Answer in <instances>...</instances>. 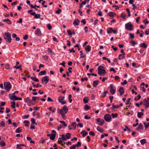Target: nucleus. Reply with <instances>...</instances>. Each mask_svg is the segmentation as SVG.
<instances>
[{
    "mask_svg": "<svg viewBox=\"0 0 149 149\" xmlns=\"http://www.w3.org/2000/svg\"><path fill=\"white\" fill-rule=\"evenodd\" d=\"M58 113H60L61 115L65 114L66 113L68 110V109L66 105H64L63 106L62 109H58Z\"/></svg>",
    "mask_w": 149,
    "mask_h": 149,
    "instance_id": "nucleus-1",
    "label": "nucleus"
},
{
    "mask_svg": "<svg viewBox=\"0 0 149 149\" xmlns=\"http://www.w3.org/2000/svg\"><path fill=\"white\" fill-rule=\"evenodd\" d=\"M3 36L6 41L9 43L11 42V34L8 32H6L3 34Z\"/></svg>",
    "mask_w": 149,
    "mask_h": 149,
    "instance_id": "nucleus-2",
    "label": "nucleus"
},
{
    "mask_svg": "<svg viewBox=\"0 0 149 149\" xmlns=\"http://www.w3.org/2000/svg\"><path fill=\"white\" fill-rule=\"evenodd\" d=\"M104 68V67L102 66H99L98 68V73L101 76H104L107 73Z\"/></svg>",
    "mask_w": 149,
    "mask_h": 149,
    "instance_id": "nucleus-3",
    "label": "nucleus"
},
{
    "mask_svg": "<svg viewBox=\"0 0 149 149\" xmlns=\"http://www.w3.org/2000/svg\"><path fill=\"white\" fill-rule=\"evenodd\" d=\"M4 88L7 91H9L11 88V86L9 82H5L4 83Z\"/></svg>",
    "mask_w": 149,
    "mask_h": 149,
    "instance_id": "nucleus-4",
    "label": "nucleus"
},
{
    "mask_svg": "<svg viewBox=\"0 0 149 149\" xmlns=\"http://www.w3.org/2000/svg\"><path fill=\"white\" fill-rule=\"evenodd\" d=\"M125 27L127 30L131 31L133 29V25L131 23L129 22L125 24Z\"/></svg>",
    "mask_w": 149,
    "mask_h": 149,
    "instance_id": "nucleus-5",
    "label": "nucleus"
},
{
    "mask_svg": "<svg viewBox=\"0 0 149 149\" xmlns=\"http://www.w3.org/2000/svg\"><path fill=\"white\" fill-rule=\"evenodd\" d=\"M110 92L112 94H114L116 91V88L112 84H111L110 85Z\"/></svg>",
    "mask_w": 149,
    "mask_h": 149,
    "instance_id": "nucleus-6",
    "label": "nucleus"
},
{
    "mask_svg": "<svg viewBox=\"0 0 149 149\" xmlns=\"http://www.w3.org/2000/svg\"><path fill=\"white\" fill-rule=\"evenodd\" d=\"M104 118L106 121L109 122L111 119V116L110 115L106 114L104 115Z\"/></svg>",
    "mask_w": 149,
    "mask_h": 149,
    "instance_id": "nucleus-7",
    "label": "nucleus"
},
{
    "mask_svg": "<svg viewBox=\"0 0 149 149\" xmlns=\"http://www.w3.org/2000/svg\"><path fill=\"white\" fill-rule=\"evenodd\" d=\"M49 80V79L48 76H45L42 77V83L45 84H46Z\"/></svg>",
    "mask_w": 149,
    "mask_h": 149,
    "instance_id": "nucleus-8",
    "label": "nucleus"
},
{
    "mask_svg": "<svg viewBox=\"0 0 149 149\" xmlns=\"http://www.w3.org/2000/svg\"><path fill=\"white\" fill-rule=\"evenodd\" d=\"M96 121L98 123V124L101 126L102 125L104 122V121L103 119H100V118L97 119Z\"/></svg>",
    "mask_w": 149,
    "mask_h": 149,
    "instance_id": "nucleus-9",
    "label": "nucleus"
},
{
    "mask_svg": "<svg viewBox=\"0 0 149 149\" xmlns=\"http://www.w3.org/2000/svg\"><path fill=\"white\" fill-rule=\"evenodd\" d=\"M64 97H59L58 98V100L59 102H60L62 104H64L66 103V102L65 101H63L64 100Z\"/></svg>",
    "mask_w": 149,
    "mask_h": 149,
    "instance_id": "nucleus-10",
    "label": "nucleus"
},
{
    "mask_svg": "<svg viewBox=\"0 0 149 149\" xmlns=\"http://www.w3.org/2000/svg\"><path fill=\"white\" fill-rule=\"evenodd\" d=\"M144 103L143 104V105L145 106L146 108H148L149 107V101L147 99H144Z\"/></svg>",
    "mask_w": 149,
    "mask_h": 149,
    "instance_id": "nucleus-11",
    "label": "nucleus"
},
{
    "mask_svg": "<svg viewBox=\"0 0 149 149\" xmlns=\"http://www.w3.org/2000/svg\"><path fill=\"white\" fill-rule=\"evenodd\" d=\"M58 143L59 144H61L62 146H64L65 144V143L64 141L61 138H59L58 141Z\"/></svg>",
    "mask_w": 149,
    "mask_h": 149,
    "instance_id": "nucleus-12",
    "label": "nucleus"
},
{
    "mask_svg": "<svg viewBox=\"0 0 149 149\" xmlns=\"http://www.w3.org/2000/svg\"><path fill=\"white\" fill-rule=\"evenodd\" d=\"M35 34L38 36H40L41 35V33L40 29L37 28L35 31Z\"/></svg>",
    "mask_w": 149,
    "mask_h": 149,
    "instance_id": "nucleus-13",
    "label": "nucleus"
},
{
    "mask_svg": "<svg viewBox=\"0 0 149 149\" xmlns=\"http://www.w3.org/2000/svg\"><path fill=\"white\" fill-rule=\"evenodd\" d=\"M80 23V21L78 19H75L73 22V24L74 25H78Z\"/></svg>",
    "mask_w": 149,
    "mask_h": 149,
    "instance_id": "nucleus-14",
    "label": "nucleus"
},
{
    "mask_svg": "<svg viewBox=\"0 0 149 149\" xmlns=\"http://www.w3.org/2000/svg\"><path fill=\"white\" fill-rule=\"evenodd\" d=\"M89 100V98L88 97H85L83 98V101L85 104L87 103Z\"/></svg>",
    "mask_w": 149,
    "mask_h": 149,
    "instance_id": "nucleus-15",
    "label": "nucleus"
},
{
    "mask_svg": "<svg viewBox=\"0 0 149 149\" xmlns=\"http://www.w3.org/2000/svg\"><path fill=\"white\" fill-rule=\"evenodd\" d=\"M3 22H6L8 24H12L11 21L8 19H5L3 20Z\"/></svg>",
    "mask_w": 149,
    "mask_h": 149,
    "instance_id": "nucleus-16",
    "label": "nucleus"
},
{
    "mask_svg": "<svg viewBox=\"0 0 149 149\" xmlns=\"http://www.w3.org/2000/svg\"><path fill=\"white\" fill-rule=\"evenodd\" d=\"M119 92L120 93V95H122L124 94V91L123 87H120V88Z\"/></svg>",
    "mask_w": 149,
    "mask_h": 149,
    "instance_id": "nucleus-17",
    "label": "nucleus"
},
{
    "mask_svg": "<svg viewBox=\"0 0 149 149\" xmlns=\"http://www.w3.org/2000/svg\"><path fill=\"white\" fill-rule=\"evenodd\" d=\"M140 46L141 47H143L144 48H146L148 47V45L145 43L143 42L141 43L140 44Z\"/></svg>",
    "mask_w": 149,
    "mask_h": 149,
    "instance_id": "nucleus-18",
    "label": "nucleus"
},
{
    "mask_svg": "<svg viewBox=\"0 0 149 149\" xmlns=\"http://www.w3.org/2000/svg\"><path fill=\"white\" fill-rule=\"evenodd\" d=\"M99 81L98 80H95L93 81V85L94 87H95L97 85H98Z\"/></svg>",
    "mask_w": 149,
    "mask_h": 149,
    "instance_id": "nucleus-19",
    "label": "nucleus"
},
{
    "mask_svg": "<svg viewBox=\"0 0 149 149\" xmlns=\"http://www.w3.org/2000/svg\"><path fill=\"white\" fill-rule=\"evenodd\" d=\"M140 142L141 143V144L142 145L147 143L146 139H145L141 140Z\"/></svg>",
    "mask_w": 149,
    "mask_h": 149,
    "instance_id": "nucleus-20",
    "label": "nucleus"
},
{
    "mask_svg": "<svg viewBox=\"0 0 149 149\" xmlns=\"http://www.w3.org/2000/svg\"><path fill=\"white\" fill-rule=\"evenodd\" d=\"M80 133L81 134H82V136L83 137H84L88 134V133L85 130H84L82 131Z\"/></svg>",
    "mask_w": 149,
    "mask_h": 149,
    "instance_id": "nucleus-21",
    "label": "nucleus"
},
{
    "mask_svg": "<svg viewBox=\"0 0 149 149\" xmlns=\"http://www.w3.org/2000/svg\"><path fill=\"white\" fill-rule=\"evenodd\" d=\"M108 15L109 16L113 17L116 15V13L113 12H111L108 13Z\"/></svg>",
    "mask_w": 149,
    "mask_h": 149,
    "instance_id": "nucleus-22",
    "label": "nucleus"
},
{
    "mask_svg": "<svg viewBox=\"0 0 149 149\" xmlns=\"http://www.w3.org/2000/svg\"><path fill=\"white\" fill-rule=\"evenodd\" d=\"M24 101L26 103H29V102H31L32 103V101L29 98V97H27L26 98H25L24 99Z\"/></svg>",
    "mask_w": 149,
    "mask_h": 149,
    "instance_id": "nucleus-23",
    "label": "nucleus"
},
{
    "mask_svg": "<svg viewBox=\"0 0 149 149\" xmlns=\"http://www.w3.org/2000/svg\"><path fill=\"white\" fill-rule=\"evenodd\" d=\"M55 137H56L55 134H51V135L50 137V139L51 140H53L54 139Z\"/></svg>",
    "mask_w": 149,
    "mask_h": 149,
    "instance_id": "nucleus-24",
    "label": "nucleus"
},
{
    "mask_svg": "<svg viewBox=\"0 0 149 149\" xmlns=\"http://www.w3.org/2000/svg\"><path fill=\"white\" fill-rule=\"evenodd\" d=\"M10 99L13 100H17V97L15 95H12L10 98Z\"/></svg>",
    "mask_w": 149,
    "mask_h": 149,
    "instance_id": "nucleus-25",
    "label": "nucleus"
},
{
    "mask_svg": "<svg viewBox=\"0 0 149 149\" xmlns=\"http://www.w3.org/2000/svg\"><path fill=\"white\" fill-rule=\"evenodd\" d=\"M97 130L98 131H99L101 133H102L104 132V129L101 128L99 127H97Z\"/></svg>",
    "mask_w": 149,
    "mask_h": 149,
    "instance_id": "nucleus-26",
    "label": "nucleus"
},
{
    "mask_svg": "<svg viewBox=\"0 0 149 149\" xmlns=\"http://www.w3.org/2000/svg\"><path fill=\"white\" fill-rule=\"evenodd\" d=\"M46 74V70L42 71L40 72L39 73V75H45Z\"/></svg>",
    "mask_w": 149,
    "mask_h": 149,
    "instance_id": "nucleus-27",
    "label": "nucleus"
},
{
    "mask_svg": "<svg viewBox=\"0 0 149 149\" xmlns=\"http://www.w3.org/2000/svg\"><path fill=\"white\" fill-rule=\"evenodd\" d=\"M143 115V113L138 112L137 113V116L139 118H141L142 116Z\"/></svg>",
    "mask_w": 149,
    "mask_h": 149,
    "instance_id": "nucleus-28",
    "label": "nucleus"
},
{
    "mask_svg": "<svg viewBox=\"0 0 149 149\" xmlns=\"http://www.w3.org/2000/svg\"><path fill=\"white\" fill-rule=\"evenodd\" d=\"M91 46L89 45H87L86 46V50L88 52H89L91 50Z\"/></svg>",
    "mask_w": 149,
    "mask_h": 149,
    "instance_id": "nucleus-29",
    "label": "nucleus"
},
{
    "mask_svg": "<svg viewBox=\"0 0 149 149\" xmlns=\"http://www.w3.org/2000/svg\"><path fill=\"white\" fill-rule=\"evenodd\" d=\"M143 128V125L141 123H140L138 127L137 128V130H139L142 129Z\"/></svg>",
    "mask_w": 149,
    "mask_h": 149,
    "instance_id": "nucleus-30",
    "label": "nucleus"
},
{
    "mask_svg": "<svg viewBox=\"0 0 149 149\" xmlns=\"http://www.w3.org/2000/svg\"><path fill=\"white\" fill-rule=\"evenodd\" d=\"M31 79L36 82H38L39 81L38 79L36 77H31Z\"/></svg>",
    "mask_w": 149,
    "mask_h": 149,
    "instance_id": "nucleus-31",
    "label": "nucleus"
},
{
    "mask_svg": "<svg viewBox=\"0 0 149 149\" xmlns=\"http://www.w3.org/2000/svg\"><path fill=\"white\" fill-rule=\"evenodd\" d=\"M11 103L12 104L10 105L11 107L13 108L14 109L15 108V101H13V102H11Z\"/></svg>",
    "mask_w": 149,
    "mask_h": 149,
    "instance_id": "nucleus-32",
    "label": "nucleus"
},
{
    "mask_svg": "<svg viewBox=\"0 0 149 149\" xmlns=\"http://www.w3.org/2000/svg\"><path fill=\"white\" fill-rule=\"evenodd\" d=\"M71 134L69 133H66V137L67 139H69L71 138Z\"/></svg>",
    "mask_w": 149,
    "mask_h": 149,
    "instance_id": "nucleus-33",
    "label": "nucleus"
},
{
    "mask_svg": "<svg viewBox=\"0 0 149 149\" xmlns=\"http://www.w3.org/2000/svg\"><path fill=\"white\" fill-rule=\"evenodd\" d=\"M40 99L39 97H36L35 96H33L32 97V100L34 101H36V100H39Z\"/></svg>",
    "mask_w": 149,
    "mask_h": 149,
    "instance_id": "nucleus-34",
    "label": "nucleus"
},
{
    "mask_svg": "<svg viewBox=\"0 0 149 149\" xmlns=\"http://www.w3.org/2000/svg\"><path fill=\"white\" fill-rule=\"evenodd\" d=\"M29 123V122L28 120H24V123H25V126L26 127H28L29 126L28 123Z\"/></svg>",
    "mask_w": 149,
    "mask_h": 149,
    "instance_id": "nucleus-35",
    "label": "nucleus"
},
{
    "mask_svg": "<svg viewBox=\"0 0 149 149\" xmlns=\"http://www.w3.org/2000/svg\"><path fill=\"white\" fill-rule=\"evenodd\" d=\"M111 115L112 118H114L118 116V114L117 113H112Z\"/></svg>",
    "mask_w": 149,
    "mask_h": 149,
    "instance_id": "nucleus-36",
    "label": "nucleus"
},
{
    "mask_svg": "<svg viewBox=\"0 0 149 149\" xmlns=\"http://www.w3.org/2000/svg\"><path fill=\"white\" fill-rule=\"evenodd\" d=\"M90 107L87 104H86L85 105L84 109L85 110H88L90 109Z\"/></svg>",
    "mask_w": 149,
    "mask_h": 149,
    "instance_id": "nucleus-37",
    "label": "nucleus"
},
{
    "mask_svg": "<svg viewBox=\"0 0 149 149\" xmlns=\"http://www.w3.org/2000/svg\"><path fill=\"white\" fill-rule=\"evenodd\" d=\"M80 52L81 54L80 55L81 58H84L86 57V56L83 54L82 51H80Z\"/></svg>",
    "mask_w": 149,
    "mask_h": 149,
    "instance_id": "nucleus-38",
    "label": "nucleus"
},
{
    "mask_svg": "<svg viewBox=\"0 0 149 149\" xmlns=\"http://www.w3.org/2000/svg\"><path fill=\"white\" fill-rule=\"evenodd\" d=\"M126 16V15L124 13H122L120 15V17L123 19H125Z\"/></svg>",
    "mask_w": 149,
    "mask_h": 149,
    "instance_id": "nucleus-39",
    "label": "nucleus"
},
{
    "mask_svg": "<svg viewBox=\"0 0 149 149\" xmlns=\"http://www.w3.org/2000/svg\"><path fill=\"white\" fill-rule=\"evenodd\" d=\"M107 93V91H105L104 93H103L102 94V96L103 97H105Z\"/></svg>",
    "mask_w": 149,
    "mask_h": 149,
    "instance_id": "nucleus-40",
    "label": "nucleus"
},
{
    "mask_svg": "<svg viewBox=\"0 0 149 149\" xmlns=\"http://www.w3.org/2000/svg\"><path fill=\"white\" fill-rule=\"evenodd\" d=\"M0 144L3 146H4L6 145V143L3 140H1L0 143Z\"/></svg>",
    "mask_w": 149,
    "mask_h": 149,
    "instance_id": "nucleus-41",
    "label": "nucleus"
},
{
    "mask_svg": "<svg viewBox=\"0 0 149 149\" xmlns=\"http://www.w3.org/2000/svg\"><path fill=\"white\" fill-rule=\"evenodd\" d=\"M112 30L113 29L112 28H111L109 29L107 31V32L108 34L112 32Z\"/></svg>",
    "mask_w": 149,
    "mask_h": 149,
    "instance_id": "nucleus-42",
    "label": "nucleus"
},
{
    "mask_svg": "<svg viewBox=\"0 0 149 149\" xmlns=\"http://www.w3.org/2000/svg\"><path fill=\"white\" fill-rule=\"evenodd\" d=\"M130 43L132 44V45L133 46H134L136 44V43L134 40L131 41L130 42Z\"/></svg>",
    "mask_w": 149,
    "mask_h": 149,
    "instance_id": "nucleus-43",
    "label": "nucleus"
},
{
    "mask_svg": "<svg viewBox=\"0 0 149 149\" xmlns=\"http://www.w3.org/2000/svg\"><path fill=\"white\" fill-rule=\"evenodd\" d=\"M40 14H37L34 17V18L35 19H38L40 17Z\"/></svg>",
    "mask_w": 149,
    "mask_h": 149,
    "instance_id": "nucleus-44",
    "label": "nucleus"
},
{
    "mask_svg": "<svg viewBox=\"0 0 149 149\" xmlns=\"http://www.w3.org/2000/svg\"><path fill=\"white\" fill-rule=\"evenodd\" d=\"M64 141H66L67 139V138L65 137V135L64 134H62L61 135V138Z\"/></svg>",
    "mask_w": 149,
    "mask_h": 149,
    "instance_id": "nucleus-45",
    "label": "nucleus"
},
{
    "mask_svg": "<svg viewBox=\"0 0 149 149\" xmlns=\"http://www.w3.org/2000/svg\"><path fill=\"white\" fill-rule=\"evenodd\" d=\"M20 128H18L15 130L16 133H19L21 131V130L20 129Z\"/></svg>",
    "mask_w": 149,
    "mask_h": 149,
    "instance_id": "nucleus-46",
    "label": "nucleus"
},
{
    "mask_svg": "<svg viewBox=\"0 0 149 149\" xmlns=\"http://www.w3.org/2000/svg\"><path fill=\"white\" fill-rule=\"evenodd\" d=\"M112 104L113 105V107H112V108L113 109H116V108H118L119 107V106L118 105H114V104Z\"/></svg>",
    "mask_w": 149,
    "mask_h": 149,
    "instance_id": "nucleus-47",
    "label": "nucleus"
},
{
    "mask_svg": "<svg viewBox=\"0 0 149 149\" xmlns=\"http://www.w3.org/2000/svg\"><path fill=\"white\" fill-rule=\"evenodd\" d=\"M129 35L130 36V38L131 39H133L134 38V35L131 33L129 34Z\"/></svg>",
    "mask_w": 149,
    "mask_h": 149,
    "instance_id": "nucleus-48",
    "label": "nucleus"
},
{
    "mask_svg": "<svg viewBox=\"0 0 149 149\" xmlns=\"http://www.w3.org/2000/svg\"><path fill=\"white\" fill-rule=\"evenodd\" d=\"M143 124L144 125V127H145V129H148V126H149V125H148V123L146 124L145 123H143Z\"/></svg>",
    "mask_w": 149,
    "mask_h": 149,
    "instance_id": "nucleus-49",
    "label": "nucleus"
},
{
    "mask_svg": "<svg viewBox=\"0 0 149 149\" xmlns=\"http://www.w3.org/2000/svg\"><path fill=\"white\" fill-rule=\"evenodd\" d=\"M21 67H22V65H20L18 66H16V65H15V66L14 67L15 68H16L17 69H20V70H22V69L21 68Z\"/></svg>",
    "mask_w": 149,
    "mask_h": 149,
    "instance_id": "nucleus-50",
    "label": "nucleus"
},
{
    "mask_svg": "<svg viewBox=\"0 0 149 149\" xmlns=\"http://www.w3.org/2000/svg\"><path fill=\"white\" fill-rule=\"evenodd\" d=\"M67 32L69 36H71L72 34V33L71 32V31L70 30H67Z\"/></svg>",
    "mask_w": 149,
    "mask_h": 149,
    "instance_id": "nucleus-51",
    "label": "nucleus"
},
{
    "mask_svg": "<svg viewBox=\"0 0 149 149\" xmlns=\"http://www.w3.org/2000/svg\"><path fill=\"white\" fill-rule=\"evenodd\" d=\"M59 122L60 123L63 124L65 127H66L67 126V124L66 123L65 121H60Z\"/></svg>",
    "mask_w": 149,
    "mask_h": 149,
    "instance_id": "nucleus-52",
    "label": "nucleus"
},
{
    "mask_svg": "<svg viewBox=\"0 0 149 149\" xmlns=\"http://www.w3.org/2000/svg\"><path fill=\"white\" fill-rule=\"evenodd\" d=\"M61 11H62L61 9L58 8V9L56 11V13L57 14H59L61 12Z\"/></svg>",
    "mask_w": 149,
    "mask_h": 149,
    "instance_id": "nucleus-53",
    "label": "nucleus"
},
{
    "mask_svg": "<svg viewBox=\"0 0 149 149\" xmlns=\"http://www.w3.org/2000/svg\"><path fill=\"white\" fill-rule=\"evenodd\" d=\"M31 121L32 124H34L35 123V120L34 118H32Z\"/></svg>",
    "mask_w": 149,
    "mask_h": 149,
    "instance_id": "nucleus-54",
    "label": "nucleus"
},
{
    "mask_svg": "<svg viewBox=\"0 0 149 149\" xmlns=\"http://www.w3.org/2000/svg\"><path fill=\"white\" fill-rule=\"evenodd\" d=\"M32 85H33V86L35 87V88H38L39 87V84H38V85H35L34 84V82H32Z\"/></svg>",
    "mask_w": 149,
    "mask_h": 149,
    "instance_id": "nucleus-55",
    "label": "nucleus"
},
{
    "mask_svg": "<svg viewBox=\"0 0 149 149\" xmlns=\"http://www.w3.org/2000/svg\"><path fill=\"white\" fill-rule=\"evenodd\" d=\"M47 26L48 27L49 30H50L52 28V26L50 25V24H47Z\"/></svg>",
    "mask_w": 149,
    "mask_h": 149,
    "instance_id": "nucleus-56",
    "label": "nucleus"
},
{
    "mask_svg": "<svg viewBox=\"0 0 149 149\" xmlns=\"http://www.w3.org/2000/svg\"><path fill=\"white\" fill-rule=\"evenodd\" d=\"M77 147H79L81 146V143L80 142H78L77 144L75 145Z\"/></svg>",
    "mask_w": 149,
    "mask_h": 149,
    "instance_id": "nucleus-57",
    "label": "nucleus"
},
{
    "mask_svg": "<svg viewBox=\"0 0 149 149\" xmlns=\"http://www.w3.org/2000/svg\"><path fill=\"white\" fill-rule=\"evenodd\" d=\"M28 74L29 73L28 72H25V75L28 78H29L30 77V75L29 74Z\"/></svg>",
    "mask_w": 149,
    "mask_h": 149,
    "instance_id": "nucleus-58",
    "label": "nucleus"
},
{
    "mask_svg": "<svg viewBox=\"0 0 149 149\" xmlns=\"http://www.w3.org/2000/svg\"><path fill=\"white\" fill-rule=\"evenodd\" d=\"M90 135H92V136H94L95 135V134L93 132L91 131L90 132H89Z\"/></svg>",
    "mask_w": 149,
    "mask_h": 149,
    "instance_id": "nucleus-59",
    "label": "nucleus"
},
{
    "mask_svg": "<svg viewBox=\"0 0 149 149\" xmlns=\"http://www.w3.org/2000/svg\"><path fill=\"white\" fill-rule=\"evenodd\" d=\"M131 100V98H128L126 100L125 104L126 105H128L129 104V102L130 100Z\"/></svg>",
    "mask_w": 149,
    "mask_h": 149,
    "instance_id": "nucleus-60",
    "label": "nucleus"
},
{
    "mask_svg": "<svg viewBox=\"0 0 149 149\" xmlns=\"http://www.w3.org/2000/svg\"><path fill=\"white\" fill-rule=\"evenodd\" d=\"M72 126L74 127L75 129H76V124L75 122L72 123Z\"/></svg>",
    "mask_w": 149,
    "mask_h": 149,
    "instance_id": "nucleus-61",
    "label": "nucleus"
},
{
    "mask_svg": "<svg viewBox=\"0 0 149 149\" xmlns=\"http://www.w3.org/2000/svg\"><path fill=\"white\" fill-rule=\"evenodd\" d=\"M0 125L3 127H4L5 126V123L3 121H1L0 123Z\"/></svg>",
    "mask_w": 149,
    "mask_h": 149,
    "instance_id": "nucleus-62",
    "label": "nucleus"
},
{
    "mask_svg": "<svg viewBox=\"0 0 149 149\" xmlns=\"http://www.w3.org/2000/svg\"><path fill=\"white\" fill-rule=\"evenodd\" d=\"M143 23L145 24H148L149 23V22L147 19H146L143 21Z\"/></svg>",
    "mask_w": 149,
    "mask_h": 149,
    "instance_id": "nucleus-63",
    "label": "nucleus"
},
{
    "mask_svg": "<svg viewBox=\"0 0 149 149\" xmlns=\"http://www.w3.org/2000/svg\"><path fill=\"white\" fill-rule=\"evenodd\" d=\"M76 146L74 145H73L71 147H70V149H75L76 148Z\"/></svg>",
    "mask_w": 149,
    "mask_h": 149,
    "instance_id": "nucleus-64",
    "label": "nucleus"
}]
</instances>
